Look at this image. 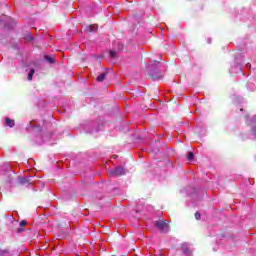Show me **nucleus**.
I'll return each mask as SVG.
<instances>
[{
	"label": "nucleus",
	"instance_id": "1",
	"mask_svg": "<svg viewBox=\"0 0 256 256\" xmlns=\"http://www.w3.org/2000/svg\"><path fill=\"white\" fill-rule=\"evenodd\" d=\"M0 179L9 185L13 183V179H15V172H13L9 163H4L0 167Z\"/></svg>",
	"mask_w": 256,
	"mask_h": 256
},
{
	"label": "nucleus",
	"instance_id": "2",
	"mask_svg": "<svg viewBox=\"0 0 256 256\" xmlns=\"http://www.w3.org/2000/svg\"><path fill=\"white\" fill-rule=\"evenodd\" d=\"M17 181L20 185H25L26 187H29L33 183V176H28V177L18 176Z\"/></svg>",
	"mask_w": 256,
	"mask_h": 256
},
{
	"label": "nucleus",
	"instance_id": "3",
	"mask_svg": "<svg viewBox=\"0 0 256 256\" xmlns=\"http://www.w3.org/2000/svg\"><path fill=\"white\" fill-rule=\"evenodd\" d=\"M109 173H110V177H121V175H125L126 171L123 166H119L114 170H111Z\"/></svg>",
	"mask_w": 256,
	"mask_h": 256
},
{
	"label": "nucleus",
	"instance_id": "4",
	"mask_svg": "<svg viewBox=\"0 0 256 256\" xmlns=\"http://www.w3.org/2000/svg\"><path fill=\"white\" fill-rule=\"evenodd\" d=\"M157 229H159V231H161L162 233H168L169 232V225L167 224V222L161 220V221H157L155 223Z\"/></svg>",
	"mask_w": 256,
	"mask_h": 256
},
{
	"label": "nucleus",
	"instance_id": "5",
	"mask_svg": "<svg viewBox=\"0 0 256 256\" xmlns=\"http://www.w3.org/2000/svg\"><path fill=\"white\" fill-rule=\"evenodd\" d=\"M158 65H159V62L154 61V67H153V65H150V66L148 67V69H149V71H150L149 73H150L152 79H154V81H156V79H161V75L157 74V72H155L154 70H152V69H157V66H158Z\"/></svg>",
	"mask_w": 256,
	"mask_h": 256
},
{
	"label": "nucleus",
	"instance_id": "6",
	"mask_svg": "<svg viewBox=\"0 0 256 256\" xmlns=\"http://www.w3.org/2000/svg\"><path fill=\"white\" fill-rule=\"evenodd\" d=\"M230 73H232V74H234V73H236V74L241 73V75H245L243 73V68L241 67V64H239V63H236L235 66H232L230 68Z\"/></svg>",
	"mask_w": 256,
	"mask_h": 256
},
{
	"label": "nucleus",
	"instance_id": "7",
	"mask_svg": "<svg viewBox=\"0 0 256 256\" xmlns=\"http://www.w3.org/2000/svg\"><path fill=\"white\" fill-rule=\"evenodd\" d=\"M181 250L184 255H191V246L189 245V243H183L181 245Z\"/></svg>",
	"mask_w": 256,
	"mask_h": 256
},
{
	"label": "nucleus",
	"instance_id": "8",
	"mask_svg": "<svg viewBox=\"0 0 256 256\" xmlns=\"http://www.w3.org/2000/svg\"><path fill=\"white\" fill-rule=\"evenodd\" d=\"M5 125H6V127H15V120L6 118Z\"/></svg>",
	"mask_w": 256,
	"mask_h": 256
},
{
	"label": "nucleus",
	"instance_id": "9",
	"mask_svg": "<svg viewBox=\"0 0 256 256\" xmlns=\"http://www.w3.org/2000/svg\"><path fill=\"white\" fill-rule=\"evenodd\" d=\"M107 77V73H102V74H100L98 77H97V81L99 82V83H101V82H103V81H105V78Z\"/></svg>",
	"mask_w": 256,
	"mask_h": 256
},
{
	"label": "nucleus",
	"instance_id": "10",
	"mask_svg": "<svg viewBox=\"0 0 256 256\" xmlns=\"http://www.w3.org/2000/svg\"><path fill=\"white\" fill-rule=\"evenodd\" d=\"M34 75H35V69H30L28 73V81H32Z\"/></svg>",
	"mask_w": 256,
	"mask_h": 256
},
{
	"label": "nucleus",
	"instance_id": "11",
	"mask_svg": "<svg viewBox=\"0 0 256 256\" xmlns=\"http://www.w3.org/2000/svg\"><path fill=\"white\" fill-rule=\"evenodd\" d=\"M0 256H11V252H9V250L0 249Z\"/></svg>",
	"mask_w": 256,
	"mask_h": 256
},
{
	"label": "nucleus",
	"instance_id": "12",
	"mask_svg": "<svg viewBox=\"0 0 256 256\" xmlns=\"http://www.w3.org/2000/svg\"><path fill=\"white\" fill-rule=\"evenodd\" d=\"M247 89H248V91H255L256 87L253 83L249 82L247 84Z\"/></svg>",
	"mask_w": 256,
	"mask_h": 256
},
{
	"label": "nucleus",
	"instance_id": "13",
	"mask_svg": "<svg viewBox=\"0 0 256 256\" xmlns=\"http://www.w3.org/2000/svg\"><path fill=\"white\" fill-rule=\"evenodd\" d=\"M188 161H193L195 159V154L193 152H189L187 155Z\"/></svg>",
	"mask_w": 256,
	"mask_h": 256
},
{
	"label": "nucleus",
	"instance_id": "14",
	"mask_svg": "<svg viewBox=\"0 0 256 256\" xmlns=\"http://www.w3.org/2000/svg\"><path fill=\"white\" fill-rule=\"evenodd\" d=\"M45 60L47 61V63H50V64L55 63V59H53V58L50 57V56H45Z\"/></svg>",
	"mask_w": 256,
	"mask_h": 256
},
{
	"label": "nucleus",
	"instance_id": "15",
	"mask_svg": "<svg viewBox=\"0 0 256 256\" xmlns=\"http://www.w3.org/2000/svg\"><path fill=\"white\" fill-rule=\"evenodd\" d=\"M88 31H90V32L97 31V26H95V25L88 26Z\"/></svg>",
	"mask_w": 256,
	"mask_h": 256
},
{
	"label": "nucleus",
	"instance_id": "16",
	"mask_svg": "<svg viewBox=\"0 0 256 256\" xmlns=\"http://www.w3.org/2000/svg\"><path fill=\"white\" fill-rule=\"evenodd\" d=\"M117 57V52L115 51H110V58L115 59Z\"/></svg>",
	"mask_w": 256,
	"mask_h": 256
},
{
	"label": "nucleus",
	"instance_id": "17",
	"mask_svg": "<svg viewBox=\"0 0 256 256\" xmlns=\"http://www.w3.org/2000/svg\"><path fill=\"white\" fill-rule=\"evenodd\" d=\"M26 39L28 41H33V35L31 33H28L27 36H26Z\"/></svg>",
	"mask_w": 256,
	"mask_h": 256
},
{
	"label": "nucleus",
	"instance_id": "18",
	"mask_svg": "<svg viewBox=\"0 0 256 256\" xmlns=\"http://www.w3.org/2000/svg\"><path fill=\"white\" fill-rule=\"evenodd\" d=\"M195 219H197V221L201 219V214L199 212L195 213Z\"/></svg>",
	"mask_w": 256,
	"mask_h": 256
},
{
	"label": "nucleus",
	"instance_id": "19",
	"mask_svg": "<svg viewBox=\"0 0 256 256\" xmlns=\"http://www.w3.org/2000/svg\"><path fill=\"white\" fill-rule=\"evenodd\" d=\"M25 225H27V222L25 220L20 222V227H25Z\"/></svg>",
	"mask_w": 256,
	"mask_h": 256
},
{
	"label": "nucleus",
	"instance_id": "20",
	"mask_svg": "<svg viewBox=\"0 0 256 256\" xmlns=\"http://www.w3.org/2000/svg\"><path fill=\"white\" fill-rule=\"evenodd\" d=\"M235 62L239 63V57H235Z\"/></svg>",
	"mask_w": 256,
	"mask_h": 256
},
{
	"label": "nucleus",
	"instance_id": "21",
	"mask_svg": "<svg viewBox=\"0 0 256 256\" xmlns=\"http://www.w3.org/2000/svg\"><path fill=\"white\" fill-rule=\"evenodd\" d=\"M141 209L137 208L136 213H141Z\"/></svg>",
	"mask_w": 256,
	"mask_h": 256
},
{
	"label": "nucleus",
	"instance_id": "22",
	"mask_svg": "<svg viewBox=\"0 0 256 256\" xmlns=\"http://www.w3.org/2000/svg\"><path fill=\"white\" fill-rule=\"evenodd\" d=\"M246 67L251 68V64H249V63L246 64Z\"/></svg>",
	"mask_w": 256,
	"mask_h": 256
},
{
	"label": "nucleus",
	"instance_id": "23",
	"mask_svg": "<svg viewBox=\"0 0 256 256\" xmlns=\"http://www.w3.org/2000/svg\"><path fill=\"white\" fill-rule=\"evenodd\" d=\"M30 127H34V126H33V122H30Z\"/></svg>",
	"mask_w": 256,
	"mask_h": 256
},
{
	"label": "nucleus",
	"instance_id": "24",
	"mask_svg": "<svg viewBox=\"0 0 256 256\" xmlns=\"http://www.w3.org/2000/svg\"><path fill=\"white\" fill-rule=\"evenodd\" d=\"M208 43H211V38H208Z\"/></svg>",
	"mask_w": 256,
	"mask_h": 256
},
{
	"label": "nucleus",
	"instance_id": "25",
	"mask_svg": "<svg viewBox=\"0 0 256 256\" xmlns=\"http://www.w3.org/2000/svg\"><path fill=\"white\" fill-rule=\"evenodd\" d=\"M93 132H95V130H91V131H90V133H93Z\"/></svg>",
	"mask_w": 256,
	"mask_h": 256
},
{
	"label": "nucleus",
	"instance_id": "26",
	"mask_svg": "<svg viewBox=\"0 0 256 256\" xmlns=\"http://www.w3.org/2000/svg\"><path fill=\"white\" fill-rule=\"evenodd\" d=\"M240 111L243 112V108H240Z\"/></svg>",
	"mask_w": 256,
	"mask_h": 256
},
{
	"label": "nucleus",
	"instance_id": "27",
	"mask_svg": "<svg viewBox=\"0 0 256 256\" xmlns=\"http://www.w3.org/2000/svg\"><path fill=\"white\" fill-rule=\"evenodd\" d=\"M99 130H95V132L97 133Z\"/></svg>",
	"mask_w": 256,
	"mask_h": 256
}]
</instances>
